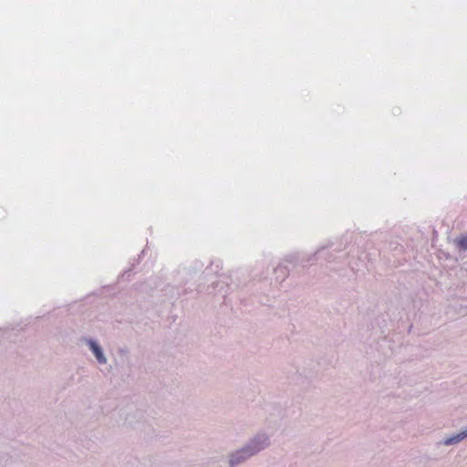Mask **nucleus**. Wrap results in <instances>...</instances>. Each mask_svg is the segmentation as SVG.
Returning <instances> with one entry per match:
<instances>
[{"mask_svg": "<svg viewBox=\"0 0 467 467\" xmlns=\"http://www.w3.org/2000/svg\"><path fill=\"white\" fill-rule=\"evenodd\" d=\"M457 244L460 248L467 249V236H462L457 240Z\"/></svg>", "mask_w": 467, "mask_h": 467, "instance_id": "nucleus-4", "label": "nucleus"}, {"mask_svg": "<svg viewBox=\"0 0 467 467\" xmlns=\"http://www.w3.org/2000/svg\"><path fill=\"white\" fill-rule=\"evenodd\" d=\"M89 345H90V348L94 352L98 361L99 363H105L106 362V358L103 356L100 348L95 342H92V341L89 343Z\"/></svg>", "mask_w": 467, "mask_h": 467, "instance_id": "nucleus-2", "label": "nucleus"}, {"mask_svg": "<svg viewBox=\"0 0 467 467\" xmlns=\"http://www.w3.org/2000/svg\"><path fill=\"white\" fill-rule=\"evenodd\" d=\"M465 437H467V430L465 431H462V433L458 434L457 436L447 439L444 443L446 445L456 443V442H459L460 441H462Z\"/></svg>", "mask_w": 467, "mask_h": 467, "instance_id": "nucleus-3", "label": "nucleus"}, {"mask_svg": "<svg viewBox=\"0 0 467 467\" xmlns=\"http://www.w3.org/2000/svg\"><path fill=\"white\" fill-rule=\"evenodd\" d=\"M254 453V451L248 452L247 449H244V450L236 452L235 454L232 455V457L230 459L231 466H234L235 464L241 462L245 458L253 455Z\"/></svg>", "mask_w": 467, "mask_h": 467, "instance_id": "nucleus-1", "label": "nucleus"}]
</instances>
